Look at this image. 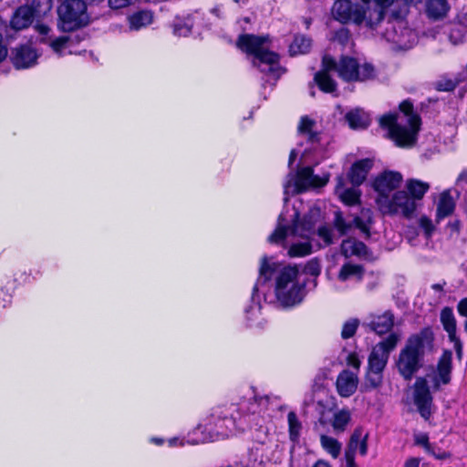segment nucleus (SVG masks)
Wrapping results in <instances>:
<instances>
[{"label": "nucleus", "instance_id": "obj_1", "mask_svg": "<svg viewBox=\"0 0 467 467\" xmlns=\"http://www.w3.org/2000/svg\"><path fill=\"white\" fill-rule=\"evenodd\" d=\"M330 71H337L345 81H366L375 78V68L372 65L365 63L359 66L355 58L342 57L336 62L330 56H324L322 68L315 74L314 81L320 90L326 93L337 94V82L330 77Z\"/></svg>", "mask_w": 467, "mask_h": 467}, {"label": "nucleus", "instance_id": "obj_2", "mask_svg": "<svg viewBox=\"0 0 467 467\" xmlns=\"http://www.w3.org/2000/svg\"><path fill=\"white\" fill-rule=\"evenodd\" d=\"M434 335L430 327L410 335L395 359V367L405 380H411L423 368L426 355L434 348Z\"/></svg>", "mask_w": 467, "mask_h": 467}, {"label": "nucleus", "instance_id": "obj_3", "mask_svg": "<svg viewBox=\"0 0 467 467\" xmlns=\"http://www.w3.org/2000/svg\"><path fill=\"white\" fill-rule=\"evenodd\" d=\"M402 115L388 114L380 118V125L388 130L389 137L399 147H410L417 139L420 127V118L413 112V106L409 101L400 105Z\"/></svg>", "mask_w": 467, "mask_h": 467}, {"label": "nucleus", "instance_id": "obj_4", "mask_svg": "<svg viewBox=\"0 0 467 467\" xmlns=\"http://www.w3.org/2000/svg\"><path fill=\"white\" fill-rule=\"evenodd\" d=\"M322 220L321 211L318 208H311L302 219L299 218L298 212L294 208V213L291 215V223L285 218L284 213L278 217L277 227L275 232L269 235L268 241L272 244H278L285 239L288 234L297 235L305 239H311L316 234V225Z\"/></svg>", "mask_w": 467, "mask_h": 467}, {"label": "nucleus", "instance_id": "obj_5", "mask_svg": "<svg viewBox=\"0 0 467 467\" xmlns=\"http://www.w3.org/2000/svg\"><path fill=\"white\" fill-rule=\"evenodd\" d=\"M268 36L244 34L238 37L237 47L244 52L253 55V64L262 72L279 78L282 69L279 67V56L268 49Z\"/></svg>", "mask_w": 467, "mask_h": 467}, {"label": "nucleus", "instance_id": "obj_6", "mask_svg": "<svg viewBox=\"0 0 467 467\" xmlns=\"http://www.w3.org/2000/svg\"><path fill=\"white\" fill-rule=\"evenodd\" d=\"M298 267L296 265H283L271 262L267 257H263L259 269V277L254 287V294L267 281L275 278V293L284 296V286L288 285L293 278H298Z\"/></svg>", "mask_w": 467, "mask_h": 467}, {"label": "nucleus", "instance_id": "obj_7", "mask_svg": "<svg viewBox=\"0 0 467 467\" xmlns=\"http://www.w3.org/2000/svg\"><path fill=\"white\" fill-rule=\"evenodd\" d=\"M63 31H73L88 25L87 5L83 0H66L57 9Z\"/></svg>", "mask_w": 467, "mask_h": 467}, {"label": "nucleus", "instance_id": "obj_8", "mask_svg": "<svg viewBox=\"0 0 467 467\" xmlns=\"http://www.w3.org/2000/svg\"><path fill=\"white\" fill-rule=\"evenodd\" d=\"M376 202L383 214L410 217L416 210L415 201L405 191H398L391 197H377Z\"/></svg>", "mask_w": 467, "mask_h": 467}, {"label": "nucleus", "instance_id": "obj_9", "mask_svg": "<svg viewBox=\"0 0 467 467\" xmlns=\"http://www.w3.org/2000/svg\"><path fill=\"white\" fill-rule=\"evenodd\" d=\"M383 36L387 41L404 50L410 49L417 39L415 32L409 28L403 20L399 18L388 21Z\"/></svg>", "mask_w": 467, "mask_h": 467}, {"label": "nucleus", "instance_id": "obj_10", "mask_svg": "<svg viewBox=\"0 0 467 467\" xmlns=\"http://www.w3.org/2000/svg\"><path fill=\"white\" fill-rule=\"evenodd\" d=\"M400 340V335L390 333L384 340L376 344L368 357V369L384 371L390 352Z\"/></svg>", "mask_w": 467, "mask_h": 467}, {"label": "nucleus", "instance_id": "obj_11", "mask_svg": "<svg viewBox=\"0 0 467 467\" xmlns=\"http://www.w3.org/2000/svg\"><path fill=\"white\" fill-rule=\"evenodd\" d=\"M413 401L420 416L429 420L432 414V396L425 378H418L413 384Z\"/></svg>", "mask_w": 467, "mask_h": 467}, {"label": "nucleus", "instance_id": "obj_12", "mask_svg": "<svg viewBox=\"0 0 467 467\" xmlns=\"http://www.w3.org/2000/svg\"><path fill=\"white\" fill-rule=\"evenodd\" d=\"M360 8V5H354L349 0H337L333 5L332 14L343 24L353 22L356 25H361Z\"/></svg>", "mask_w": 467, "mask_h": 467}, {"label": "nucleus", "instance_id": "obj_13", "mask_svg": "<svg viewBox=\"0 0 467 467\" xmlns=\"http://www.w3.org/2000/svg\"><path fill=\"white\" fill-rule=\"evenodd\" d=\"M362 215L366 221L360 217H355L352 223H347L340 213H336L333 223L339 235H345L352 226H355L364 234L366 238H368L370 235L368 224L372 223L371 213L369 210L363 211Z\"/></svg>", "mask_w": 467, "mask_h": 467}, {"label": "nucleus", "instance_id": "obj_14", "mask_svg": "<svg viewBox=\"0 0 467 467\" xmlns=\"http://www.w3.org/2000/svg\"><path fill=\"white\" fill-rule=\"evenodd\" d=\"M441 322L448 334L450 341L453 343L458 359L461 360L462 358V343L457 336V323L451 307H444L441 311Z\"/></svg>", "mask_w": 467, "mask_h": 467}, {"label": "nucleus", "instance_id": "obj_15", "mask_svg": "<svg viewBox=\"0 0 467 467\" xmlns=\"http://www.w3.org/2000/svg\"><path fill=\"white\" fill-rule=\"evenodd\" d=\"M368 436V433H363V430L361 428H357L353 431L345 452L347 467H355L354 458L357 451H358L363 456L367 454Z\"/></svg>", "mask_w": 467, "mask_h": 467}, {"label": "nucleus", "instance_id": "obj_16", "mask_svg": "<svg viewBox=\"0 0 467 467\" xmlns=\"http://www.w3.org/2000/svg\"><path fill=\"white\" fill-rule=\"evenodd\" d=\"M328 181V173H325L322 176L315 175L312 167H305L297 171L296 185L298 191L302 192L310 188L323 187Z\"/></svg>", "mask_w": 467, "mask_h": 467}, {"label": "nucleus", "instance_id": "obj_17", "mask_svg": "<svg viewBox=\"0 0 467 467\" xmlns=\"http://www.w3.org/2000/svg\"><path fill=\"white\" fill-rule=\"evenodd\" d=\"M10 58L16 68L25 69L36 64L38 54L31 46L20 45L12 49Z\"/></svg>", "mask_w": 467, "mask_h": 467}, {"label": "nucleus", "instance_id": "obj_18", "mask_svg": "<svg viewBox=\"0 0 467 467\" xmlns=\"http://www.w3.org/2000/svg\"><path fill=\"white\" fill-rule=\"evenodd\" d=\"M402 182V175L397 171H385L374 182V189L378 197H390L389 194L398 189Z\"/></svg>", "mask_w": 467, "mask_h": 467}, {"label": "nucleus", "instance_id": "obj_19", "mask_svg": "<svg viewBox=\"0 0 467 467\" xmlns=\"http://www.w3.org/2000/svg\"><path fill=\"white\" fill-rule=\"evenodd\" d=\"M305 285L293 278L290 283L284 286L283 293L276 294L277 301L284 306H293L300 303L305 296Z\"/></svg>", "mask_w": 467, "mask_h": 467}, {"label": "nucleus", "instance_id": "obj_20", "mask_svg": "<svg viewBox=\"0 0 467 467\" xmlns=\"http://www.w3.org/2000/svg\"><path fill=\"white\" fill-rule=\"evenodd\" d=\"M452 369V353L444 350L437 364V372L432 377V388L439 389L441 384H448L451 381Z\"/></svg>", "mask_w": 467, "mask_h": 467}, {"label": "nucleus", "instance_id": "obj_21", "mask_svg": "<svg viewBox=\"0 0 467 467\" xmlns=\"http://www.w3.org/2000/svg\"><path fill=\"white\" fill-rule=\"evenodd\" d=\"M363 326L368 327L378 335H384L394 326V315L391 311H385L381 315H369Z\"/></svg>", "mask_w": 467, "mask_h": 467}, {"label": "nucleus", "instance_id": "obj_22", "mask_svg": "<svg viewBox=\"0 0 467 467\" xmlns=\"http://www.w3.org/2000/svg\"><path fill=\"white\" fill-rule=\"evenodd\" d=\"M358 379L357 374L343 370L337 379V389L341 397H350L357 390Z\"/></svg>", "mask_w": 467, "mask_h": 467}, {"label": "nucleus", "instance_id": "obj_23", "mask_svg": "<svg viewBox=\"0 0 467 467\" xmlns=\"http://www.w3.org/2000/svg\"><path fill=\"white\" fill-rule=\"evenodd\" d=\"M373 162L370 159H363L355 162L348 173V179L354 186H359L366 180V177L372 168Z\"/></svg>", "mask_w": 467, "mask_h": 467}, {"label": "nucleus", "instance_id": "obj_24", "mask_svg": "<svg viewBox=\"0 0 467 467\" xmlns=\"http://www.w3.org/2000/svg\"><path fill=\"white\" fill-rule=\"evenodd\" d=\"M451 5L448 0H427L426 1V15L433 21L443 20L447 17Z\"/></svg>", "mask_w": 467, "mask_h": 467}, {"label": "nucleus", "instance_id": "obj_25", "mask_svg": "<svg viewBox=\"0 0 467 467\" xmlns=\"http://www.w3.org/2000/svg\"><path fill=\"white\" fill-rule=\"evenodd\" d=\"M34 12L30 6L18 7L11 19V26L16 30L26 28L33 21Z\"/></svg>", "mask_w": 467, "mask_h": 467}, {"label": "nucleus", "instance_id": "obj_26", "mask_svg": "<svg viewBox=\"0 0 467 467\" xmlns=\"http://www.w3.org/2000/svg\"><path fill=\"white\" fill-rule=\"evenodd\" d=\"M361 24H365L367 27L374 29L383 20L385 16V9L382 7H367V9L360 8Z\"/></svg>", "mask_w": 467, "mask_h": 467}, {"label": "nucleus", "instance_id": "obj_27", "mask_svg": "<svg viewBox=\"0 0 467 467\" xmlns=\"http://www.w3.org/2000/svg\"><path fill=\"white\" fill-rule=\"evenodd\" d=\"M455 209V202L451 195V191L446 190L440 195V200L437 206L438 219L445 218L451 215Z\"/></svg>", "mask_w": 467, "mask_h": 467}, {"label": "nucleus", "instance_id": "obj_28", "mask_svg": "<svg viewBox=\"0 0 467 467\" xmlns=\"http://www.w3.org/2000/svg\"><path fill=\"white\" fill-rule=\"evenodd\" d=\"M130 30H140L153 22V15L150 11L141 10L128 17Z\"/></svg>", "mask_w": 467, "mask_h": 467}, {"label": "nucleus", "instance_id": "obj_29", "mask_svg": "<svg viewBox=\"0 0 467 467\" xmlns=\"http://www.w3.org/2000/svg\"><path fill=\"white\" fill-rule=\"evenodd\" d=\"M193 21L191 16H176L172 27L173 33L179 36H187L191 34Z\"/></svg>", "mask_w": 467, "mask_h": 467}, {"label": "nucleus", "instance_id": "obj_30", "mask_svg": "<svg viewBox=\"0 0 467 467\" xmlns=\"http://www.w3.org/2000/svg\"><path fill=\"white\" fill-rule=\"evenodd\" d=\"M315 124L316 122L313 119L308 117H303L298 126L299 134L306 137L311 143L317 142L319 140L318 134L313 131Z\"/></svg>", "mask_w": 467, "mask_h": 467}, {"label": "nucleus", "instance_id": "obj_31", "mask_svg": "<svg viewBox=\"0 0 467 467\" xmlns=\"http://www.w3.org/2000/svg\"><path fill=\"white\" fill-rule=\"evenodd\" d=\"M346 119L353 129H363L368 126L369 118L364 111L355 109L347 114Z\"/></svg>", "mask_w": 467, "mask_h": 467}, {"label": "nucleus", "instance_id": "obj_32", "mask_svg": "<svg viewBox=\"0 0 467 467\" xmlns=\"http://www.w3.org/2000/svg\"><path fill=\"white\" fill-rule=\"evenodd\" d=\"M406 187L411 194L410 197L416 202V200L422 199L430 185L427 182L411 179L407 182Z\"/></svg>", "mask_w": 467, "mask_h": 467}, {"label": "nucleus", "instance_id": "obj_33", "mask_svg": "<svg viewBox=\"0 0 467 467\" xmlns=\"http://www.w3.org/2000/svg\"><path fill=\"white\" fill-rule=\"evenodd\" d=\"M311 39L305 36H296L289 47L292 56L306 54L310 50Z\"/></svg>", "mask_w": 467, "mask_h": 467}, {"label": "nucleus", "instance_id": "obj_34", "mask_svg": "<svg viewBox=\"0 0 467 467\" xmlns=\"http://www.w3.org/2000/svg\"><path fill=\"white\" fill-rule=\"evenodd\" d=\"M351 415L349 410H341L334 414L331 420V425L336 432H342L346 430V427L349 423Z\"/></svg>", "mask_w": 467, "mask_h": 467}, {"label": "nucleus", "instance_id": "obj_35", "mask_svg": "<svg viewBox=\"0 0 467 467\" xmlns=\"http://www.w3.org/2000/svg\"><path fill=\"white\" fill-rule=\"evenodd\" d=\"M320 442L324 450H326L333 458H337L341 452V443L333 437L327 435L320 436Z\"/></svg>", "mask_w": 467, "mask_h": 467}, {"label": "nucleus", "instance_id": "obj_36", "mask_svg": "<svg viewBox=\"0 0 467 467\" xmlns=\"http://www.w3.org/2000/svg\"><path fill=\"white\" fill-rule=\"evenodd\" d=\"M382 371L368 369L367 371L364 389L366 390L377 389L381 386L383 380Z\"/></svg>", "mask_w": 467, "mask_h": 467}, {"label": "nucleus", "instance_id": "obj_37", "mask_svg": "<svg viewBox=\"0 0 467 467\" xmlns=\"http://www.w3.org/2000/svg\"><path fill=\"white\" fill-rule=\"evenodd\" d=\"M312 253V245L307 240L306 242L293 244L288 249L290 257H301L308 255Z\"/></svg>", "mask_w": 467, "mask_h": 467}, {"label": "nucleus", "instance_id": "obj_38", "mask_svg": "<svg viewBox=\"0 0 467 467\" xmlns=\"http://www.w3.org/2000/svg\"><path fill=\"white\" fill-rule=\"evenodd\" d=\"M288 426H289V436L293 441H296L300 436L302 424L299 421L296 414L294 411H290L287 415Z\"/></svg>", "mask_w": 467, "mask_h": 467}, {"label": "nucleus", "instance_id": "obj_39", "mask_svg": "<svg viewBox=\"0 0 467 467\" xmlns=\"http://www.w3.org/2000/svg\"><path fill=\"white\" fill-rule=\"evenodd\" d=\"M362 273V268L358 265L346 264L344 265L338 273V279L340 281H347L349 277L354 275L360 276Z\"/></svg>", "mask_w": 467, "mask_h": 467}, {"label": "nucleus", "instance_id": "obj_40", "mask_svg": "<svg viewBox=\"0 0 467 467\" xmlns=\"http://www.w3.org/2000/svg\"><path fill=\"white\" fill-rule=\"evenodd\" d=\"M359 326V320L358 318H350L346 321L343 325L341 337L344 339L352 337Z\"/></svg>", "mask_w": 467, "mask_h": 467}, {"label": "nucleus", "instance_id": "obj_41", "mask_svg": "<svg viewBox=\"0 0 467 467\" xmlns=\"http://www.w3.org/2000/svg\"><path fill=\"white\" fill-rule=\"evenodd\" d=\"M317 236L323 241L324 245L327 246L335 243L336 237L332 228L328 226H320L317 231Z\"/></svg>", "mask_w": 467, "mask_h": 467}, {"label": "nucleus", "instance_id": "obj_42", "mask_svg": "<svg viewBox=\"0 0 467 467\" xmlns=\"http://www.w3.org/2000/svg\"><path fill=\"white\" fill-rule=\"evenodd\" d=\"M339 196L348 205H354L359 202V192L354 188L343 190Z\"/></svg>", "mask_w": 467, "mask_h": 467}, {"label": "nucleus", "instance_id": "obj_43", "mask_svg": "<svg viewBox=\"0 0 467 467\" xmlns=\"http://www.w3.org/2000/svg\"><path fill=\"white\" fill-rule=\"evenodd\" d=\"M333 40L343 47H347L351 43L350 31L346 27H341L334 33Z\"/></svg>", "mask_w": 467, "mask_h": 467}, {"label": "nucleus", "instance_id": "obj_44", "mask_svg": "<svg viewBox=\"0 0 467 467\" xmlns=\"http://www.w3.org/2000/svg\"><path fill=\"white\" fill-rule=\"evenodd\" d=\"M34 28L39 35V42L47 44L51 39V36H49L51 28L47 25L36 23L34 26Z\"/></svg>", "mask_w": 467, "mask_h": 467}, {"label": "nucleus", "instance_id": "obj_45", "mask_svg": "<svg viewBox=\"0 0 467 467\" xmlns=\"http://www.w3.org/2000/svg\"><path fill=\"white\" fill-rule=\"evenodd\" d=\"M458 85V81L442 78L435 83V88L439 91H452Z\"/></svg>", "mask_w": 467, "mask_h": 467}, {"label": "nucleus", "instance_id": "obj_46", "mask_svg": "<svg viewBox=\"0 0 467 467\" xmlns=\"http://www.w3.org/2000/svg\"><path fill=\"white\" fill-rule=\"evenodd\" d=\"M67 41V36H59L55 39L51 38L47 44L51 47L54 52H56L57 54H60L62 50L66 47Z\"/></svg>", "mask_w": 467, "mask_h": 467}, {"label": "nucleus", "instance_id": "obj_47", "mask_svg": "<svg viewBox=\"0 0 467 467\" xmlns=\"http://www.w3.org/2000/svg\"><path fill=\"white\" fill-rule=\"evenodd\" d=\"M304 271H305V273H306L310 275H313V276L319 275V274L321 272V266H320L319 260L317 258H314V259H311L310 261H308L307 264L305 265Z\"/></svg>", "mask_w": 467, "mask_h": 467}, {"label": "nucleus", "instance_id": "obj_48", "mask_svg": "<svg viewBox=\"0 0 467 467\" xmlns=\"http://www.w3.org/2000/svg\"><path fill=\"white\" fill-rule=\"evenodd\" d=\"M420 226L424 230L425 235L427 238H430L434 232V225L432 224L431 220H430L426 216L420 217L419 221Z\"/></svg>", "mask_w": 467, "mask_h": 467}, {"label": "nucleus", "instance_id": "obj_49", "mask_svg": "<svg viewBox=\"0 0 467 467\" xmlns=\"http://www.w3.org/2000/svg\"><path fill=\"white\" fill-rule=\"evenodd\" d=\"M341 253L347 257L354 254V239H347L342 242Z\"/></svg>", "mask_w": 467, "mask_h": 467}, {"label": "nucleus", "instance_id": "obj_50", "mask_svg": "<svg viewBox=\"0 0 467 467\" xmlns=\"http://www.w3.org/2000/svg\"><path fill=\"white\" fill-rule=\"evenodd\" d=\"M415 442L418 445L423 446L427 452H431V445L429 442V438L426 434H420L415 437Z\"/></svg>", "mask_w": 467, "mask_h": 467}, {"label": "nucleus", "instance_id": "obj_51", "mask_svg": "<svg viewBox=\"0 0 467 467\" xmlns=\"http://www.w3.org/2000/svg\"><path fill=\"white\" fill-rule=\"evenodd\" d=\"M213 417H216L219 420H222L225 422L226 429H231L234 425V420L233 418H227V415L223 413V411H216L213 414Z\"/></svg>", "mask_w": 467, "mask_h": 467}, {"label": "nucleus", "instance_id": "obj_52", "mask_svg": "<svg viewBox=\"0 0 467 467\" xmlns=\"http://www.w3.org/2000/svg\"><path fill=\"white\" fill-rule=\"evenodd\" d=\"M348 364L356 369L360 368V360L356 353H350L348 357Z\"/></svg>", "mask_w": 467, "mask_h": 467}, {"label": "nucleus", "instance_id": "obj_53", "mask_svg": "<svg viewBox=\"0 0 467 467\" xmlns=\"http://www.w3.org/2000/svg\"><path fill=\"white\" fill-rule=\"evenodd\" d=\"M367 253V246L359 241L354 239V254L361 255Z\"/></svg>", "mask_w": 467, "mask_h": 467}, {"label": "nucleus", "instance_id": "obj_54", "mask_svg": "<svg viewBox=\"0 0 467 467\" xmlns=\"http://www.w3.org/2000/svg\"><path fill=\"white\" fill-rule=\"evenodd\" d=\"M457 310L461 316L467 317V297L458 303Z\"/></svg>", "mask_w": 467, "mask_h": 467}, {"label": "nucleus", "instance_id": "obj_55", "mask_svg": "<svg viewBox=\"0 0 467 467\" xmlns=\"http://www.w3.org/2000/svg\"><path fill=\"white\" fill-rule=\"evenodd\" d=\"M7 47L3 42V36L0 34V63L7 57Z\"/></svg>", "mask_w": 467, "mask_h": 467}, {"label": "nucleus", "instance_id": "obj_56", "mask_svg": "<svg viewBox=\"0 0 467 467\" xmlns=\"http://www.w3.org/2000/svg\"><path fill=\"white\" fill-rule=\"evenodd\" d=\"M38 2L43 5V9L38 10V12L47 13V12L50 11L53 6L52 0H38Z\"/></svg>", "mask_w": 467, "mask_h": 467}, {"label": "nucleus", "instance_id": "obj_57", "mask_svg": "<svg viewBox=\"0 0 467 467\" xmlns=\"http://www.w3.org/2000/svg\"><path fill=\"white\" fill-rule=\"evenodd\" d=\"M420 463V458L412 457V458L408 459L405 462L404 465H405V467H419Z\"/></svg>", "mask_w": 467, "mask_h": 467}, {"label": "nucleus", "instance_id": "obj_58", "mask_svg": "<svg viewBox=\"0 0 467 467\" xmlns=\"http://www.w3.org/2000/svg\"><path fill=\"white\" fill-rule=\"evenodd\" d=\"M374 2L377 5L376 6L382 7V9L386 10L393 4L394 0H374Z\"/></svg>", "mask_w": 467, "mask_h": 467}, {"label": "nucleus", "instance_id": "obj_59", "mask_svg": "<svg viewBox=\"0 0 467 467\" xmlns=\"http://www.w3.org/2000/svg\"><path fill=\"white\" fill-rule=\"evenodd\" d=\"M431 454H432L435 458L437 459H445V458H448L449 457V454L446 453L445 451H442V452H439V453H436L434 451H433V448L431 447V452H430Z\"/></svg>", "mask_w": 467, "mask_h": 467}, {"label": "nucleus", "instance_id": "obj_60", "mask_svg": "<svg viewBox=\"0 0 467 467\" xmlns=\"http://www.w3.org/2000/svg\"><path fill=\"white\" fill-rule=\"evenodd\" d=\"M462 182H467V170L462 171L457 178V183Z\"/></svg>", "mask_w": 467, "mask_h": 467}, {"label": "nucleus", "instance_id": "obj_61", "mask_svg": "<svg viewBox=\"0 0 467 467\" xmlns=\"http://www.w3.org/2000/svg\"><path fill=\"white\" fill-rule=\"evenodd\" d=\"M297 156V152L296 150H292L289 156V165L293 163V161L296 160Z\"/></svg>", "mask_w": 467, "mask_h": 467}, {"label": "nucleus", "instance_id": "obj_62", "mask_svg": "<svg viewBox=\"0 0 467 467\" xmlns=\"http://www.w3.org/2000/svg\"><path fill=\"white\" fill-rule=\"evenodd\" d=\"M313 467H330L329 464L324 461H318Z\"/></svg>", "mask_w": 467, "mask_h": 467}, {"label": "nucleus", "instance_id": "obj_63", "mask_svg": "<svg viewBox=\"0 0 467 467\" xmlns=\"http://www.w3.org/2000/svg\"><path fill=\"white\" fill-rule=\"evenodd\" d=\"M344 182L342 176L337 177V191H338L340 188H343Z\"/></svg>", "mask_w": 467, "mask_h": 467}, {"label": "nucleus", "instance_id": "obj_64", "mask_svg": "<svg viewBox=\"0 0 467 467\" xmlns=\"http://www.w3.org/2000/svg\"><path fill=\"white\" fill-rule=\"evenodd\" d=\"M432 289L436 290V291H441L442 288H443V285H441V284H434L432 285Z\"/></svg>", "mask_w": 467, "mask_h": 467}]
</instances>
